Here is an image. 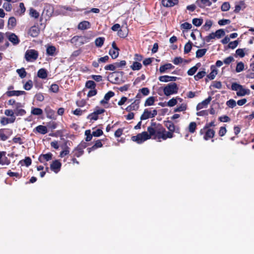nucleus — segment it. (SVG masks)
I'll return each mask as SVG.
<instances>
[{
  "mask_svg": "<svg viewBox=\"0 0 254 254\" xmlns=\"http://www.w3.org/2000/svg\"><path fill=\"white\" fill-rule=\"evenodd\" d=\"M154 120H151L150 126L147 127V132L143 131L136 135L132 136L131 140L140 144L150 138L161 141V139L165 140L174 137L173 133L175 131H166L161 124L154 122Z\"/></svg>",
  "mask_w": 254,
  "mask_h": 254,
  "instance_id": "f257e3e1",
  "label": "nucleus"
},
{
  "mask_svg": "<svg viewBox=\"0 0 254 254\" xmlns=\"http://www.w3.org/2000/svg\"><path fill=\"white\" fill-rule=\"evenodd\" d=\"M215 121L206 123L203 127L199 130V134L203 135V138L205 140L212 139L215 135Z\"/></svg>",
  "mask_w": 254,
  "mask_h": 254,
  "instance_id": "f03ea898",
  "label": "nucleus"
},
{
  "mask_svg": "<svg viewBox=\"0 0 254 254\" xmlns=\"http://www.w3.org/2000/svg\"><path fill=\"white\" fill-rule=\"evenodd\" d=\"M164 94L166 96L177 94L179 90L178 85L175 82H171L163 87Z\"/></svg>",
  "mask_w": 254,
  "mask_h": 254,
  "instance_id": "7ed1b4c3",
  "label": "nucleus"
},
{
  "mask_svg": "<svg viewBox=\"0 0 254 254\" xmlns=\"http://www.w3.org/2000/svg\"><path fill=\"white\" fill-rule=\"evenodd\" d=\"M39 53L34 49L27 50L24 55L25 60L28 62L35 61L38 58Z\"/></svg>",
  "mask_w": 254,
  "mask_h": 254,
  "instance_id": "20e7f679",
  "label": "nucleus"
},
{
  "mask_svg": "<svg viewBox=\"0 0 254 254\" xmlns=\"http://www.w3.org/2000/svg\"><path fill=\"white\" fill-rule=\"evenodd\" d=\"M89 39L85 36H74L70 40V43L76 46H80L89 42Z\"/></svg>",
  "mask_w": 254,
  "mask_h": 254,
  "instance_id": "39448f33",
  "label": "nucleus"
},
{
  "mask_svg": "<svg viewBox=\"0 0 254 254\" xmlns=\"http://www.w3.org/2000/svg\"><path fill=\"white\" fill-rule=\"evenodd\" d=\"M5 35L13 45H17L20 43V40L15 34L11 32H6Z\"/></svg>",
  "mask_w": 254,
  "mask_h": 254,
  "instance_id": "423d86ee",
  "label": "nucleus"
},
{
  "mask_svg": "<svg viewBox=\"0 0 254 254\" xmlns=\"http://www.w3.org/2000/svg\"><path fill=\"white\" fill-rule=\"evenodd\" d=\"M23 107V105L20 102H17L15 104V106L14 107V109L13 110L14 115L16 116H23L26 114V111L24 109H22Z\"/></svg>",
  "mask_w": 254,
  "mask_h": 254,
  "instance_id": "0eeeda50",
  "label": "nucleus"
},
{
  "mask_svg": "<svg viewBox=\"0 0 254 254\" xmlns=\"http://www.w3.org/2000/svg\"><path fill=\"white\" fill-rule=\"evenodd\" d=\"M53 154L51 152L46 154H41L38 157V161L42 163H44L45 166H47L46 162L52 159Z\"/></svg>",
  "mask_w": 254,
  "mask_h": 254,
  "instance_id": "6e6552de",
  "label": "nucleus"
},
{
  "mask_svg": "<svg viewBox=\"0 0 254 254\" xmlns=\"http://www.w3.org/2000/svg\"><path fill=\"white\" fill-rule=\"evenodd\" d=\"M62 163L58 160H55L50 165L51 170L55 173H58L61 170Z\"/></svg>",
  "mask_w": 254,
  "mask_h": 254,
  "instance_id": "1a4fd4ad",
  "label": "nucleus"
},
{
  "mask_svg": "<svg viewBox=\"0 0 254 254\" xmlns=\"http://www.w3.org/2000/svg\"><path fill=\"white\" fill-rule=\"evenodd\" d=\"M5 151H0V165H9L10 164V160L6 156Z\"/></svg>",
  "mask_w": 254,
  "mask_h": 254,
  "instance_id": "9d476101",
  "label": "nucleus"
},
{
  "mask_svg": "<svg viewBox=\"0 0 254 254\" xmlns=\"http://www.w3.org/2000/svg\"><path fill=\"white\" fill-rule=\"evenodd\" d=\"M161 3L165 7H171L178 4L179 0H162Z\"/></svg>",
  "mask_w": 254,
  "mask_h": 254,
  "instance_id": "9b49d317",
  "label": "nucleus"
},
{
  "mask_svg": "<svg viewBox=\"0 0 254 254\" xmlns=\"http://www.w3.org/2000/svg\"><path fill=\"white\" fill-rule=\"evenodd\" d=\"M40 33V29L35 25L30 27L29 29L28 34L32 37H37Z\"/></svg>",
  "mask_w": 254,
  "mask_h": 254,
  "instance_id": "f8f14e48",
  "label": "nucleus"
},
{
  "mask_svg": "<svg viewBox=\"0 0 254 254\" xmlns=\"http://www.w3.org/2000/svg\"><path fill=\"white\" fill-rule=\"evenodd\" d=\"M44 110L48 118L54 120L56 119L55 111L52 109L50 106H46Z\"/></svg>",
  "mask_w": 254,
  "mask_h": 254,
  "instance_id": "ddd939ff",
  "label": "nucleus"
},
{
  "mask_svg": "<svg viewBox=\"0 0 254 254\" xmlns=\"http://www.w3.org/2000/svg\"><path fill=\"white\" fill-rule=\"evenodd\" d=\"M46 47V54L48 56L53 57L57 55V49L55 46L48 45Z\"/></svg>",
  "mask_w": 254,
  "mask_h": 254,
  "instance_id": "4468645a",
  "label": "nucleus"
},
{
  "mask_svg": "<svg viewBox=\"0 0 254 254\" xmlns=\"http://www.w3.org/2000/svg\"><path fill=\"white\" fill-rule=\"evenodd\" d=\"M212 98L211 96H209L207 98L199 103L196 107V110L198 111L203 108L206 107L208 104L210 102Z\"/></svg>",
  "mask_w": 254,
  "mask_h": 254,
  "instance_id": "2eb2a0df",
  "label": "nucleus"
},
{
  "mask_svg": "<svg viewBox=\"0 0 254 254\" xmlns=\"http://www.w3.org/2000/svg\"><path fill=\"white\" fill-rule=\"evenodd\" d=\"M179 79L176 76H171L169 75H162L159 77V80L161 82H167L169 81H175Z\"/></svg>",
  "mask_w": 254,
  "mask_h": 254,
  "instance_id": "dca6fc26",
  "label": "nucleus"
},
{
  "mask_svg": "<svg viewBox=\"0 0 254 254\" xmlns=\"http://www.w3.org/2000/svg\"><path fill=\"white\" fill-rule=\"evenodd\" d=\"M91 27V24L88 21H83L80 22L77 26V28L79 30H84L89 29Z\"/></svg>",
  "mask_w": 254,
  "mask_h": 254,
  "instance_id": "f3484780",
  "label": "nucleus"
},
{
  "mask_svg": "<svg viewBox=\"0 0 254 254\" xmlns=\"http://www.w3.org/2000/svg\"><path fill=\"white\" fill-rule=\"evenodd\" d=\"M211 72L207 75V77L209 80H213L215 78L216 75L218 73V70L214 65L210 66Z\"/></svg>",
  "mask_w": 254,
  "mask_h": 254,
  "instance_id": "a211bd4d",
  "label": "nucleus"
},
{
  "mask_svg": "<svg viewBox=\"0 0 254 254\" xmlns=\"http://www.w3.org/2000/svg\"><path fill=\"white\" fill-rule=\"evenodd\" d=\"M103 146V144L101 139H98L96 141L94 144L91 147H88L87 150L88 152L90 153L91 151H94L98 148H101Z\"/></svg>",
  "mask_w": 254,
  "mask_h": 254,
  "instance_id": "6ab92c4d",
  "label": "nucleus"
},
{
  "mask_svg": "<svg viewBox=\"0 0 254 254\" xmlns=\"http://www.w3.org/2000/svg\"><path fill=\"white\" fill-rule=\"evenodd\" d=\"M26 92L24 91H19V90H13V91H8L6 92V95L8 97L11 96H19L22 95H25Z\"/></svg>",
  "mask_w": 254,
  "mask_h": 254,
  "instance_id": "aec40b11",
  "label": "nucleus"
},
{
  "mask_svg": "<svg viewBox=\"0 0 254 254\" xmlns=\"http://www.w3.org/2000/svg\"><path fill=\"white\" fill-rule=\"evenodd\" d=\"M196 4L200 8H204L205 6H210L212 3L210 0H197Z\"/></svg>",
  "mask_w": 254,
  "mask_h": 254,
  "instance_id": "412c9836",
  "label": "nucleus"
},
{
  "mask_svg": "<svg viewBox=\"0 0 254 254\" xmlns=\"http://www.w3.org/2000/svg\"><path fill=\"white\" fill-rule=\"evenodd\" d=\"M115 95L114 92L112 91H109L104 96V99L100 101L101 104H104L105 103H107L108 101L110 100V99L113 97Z\"/></svg>",
  "mask_w": 254,
  "mask_h": 254,
  "instance_id": "4be33fe9",
  "label": "nucleus"
},
{
  "mask_svg": "<svg viewBox=\"0 0 254 254\" xmlns=\"http://www.w3.org/2000/svg\"><path fill=\"white\" fill-rule=\"evenodd\" d=\"M174 67V66L171 64L168 63L161 65L159 68V71L160 73H162L165 72L167 69H173Z\"/></svg>",
  "mask_w": 254,
  "mask_h": 254,
  "instance_id": "5701e85b",
  "label": "nucleus"
},
{
  "mask_svg": "<svg viewBox=\"0 0 254 254\" xmlns=\"http://www.w3.org/2000/svg\"><path fill=\"white\" fill-rule=\"evenodd\" d=\"M149 118H152L151 111H149L148 109H144L143 114L140 116V120H145Z\"/></svg>",
  "mask_w": 254,
  "mask_h": 254,
  "instance_id": "b1692460",
  "label": "nucleus"
},
{
  "mask_svg": "<svg viewBox=\"0 0 254 254\" xmlns=\"http://www.w3.org/2000/svg\"><path fill=\"white\" fill-rule=\"evenodd\" d=\"M44 12H46V14L47 15H51L54 12V7L53 6L48 3L45 4L44 8Z\"/></svg>",
  "mask_w": 254,
  "mask_h": 254,
  "instance_id": "393cba45",
  "label": "nucleus"
},
{
  "mask_svg": "<svg viewBox=\"0 0 254 254\" xmlns=\"http://www.w3.org/2000/svg\"><path fill=\"white\" fill-rule=\"evenodd\" d=\"M36 130L38 133L42 134H45L48 132V129L46 126H42V125H39L35 127L34 129V130Z\"/></svg>",
  "mask_w": 254,
  "mask_h": 254,
  "instance_id": "a878e982",
  "label": "nucleus"
},
{
  "mask_svg": "<svg viewBox=\"0 0 254 254\" xmlns=\"http://www.w3.org/2000/svg\"><path fill=\"white\" fill-rule=\"evenodd\" d=\"M37 76L40 78L46 79L48 76L47 71L45 68H42L39 69Z\"/></svg>",
  "mask_w": 254,
  "mask_h": 254,
  "instance_id": "bb28decb",
  "label": "nucleus"
},
{
  "mask_svg": "<svg viewBox=\"0 0 254 254\" xmlns=\"http://www.w3.org/2000/svg\"><path fill=\"white\" fill-rule=\"evenodd\" d=\"M250 93V90L249 89H245L242 85V87L240 88L238 92H237V95L238 96H243L246 95H249Z\"/></svg>",
  "mask_w": 254,
  "mask_h": 254,
  "instance_id": "cd10ccee",
  "label": "nucleus"
},
{
  "mask_svg": "<svg viewBox=\"0 0 254 254\" xmlns=\"http://www.w3.org/2000/svg\"><path fill=\"white\" fill-rule=\"evenodd\" d=\"M201 64L200 63H198L196 64L195 65L190 68L188 71L187 73L189 75L192 76L194 74V73L197 71L198 67L200 66Z\"/></svg>",
  "mask_w": 254,
  "mask_h": 254,
  "instance_id": "c85d7f7f",
  "label": "nucleus"
},
{
  "mask_svg": "<svg viewBox=\"0 0 254 254\" xmlns=\"http://www.w3.org/2000/svg\"><path fill=\"white\" fill-rule=\"evenodd\" d=\"M84 154V150H80L77 147H75L72 151L70 156H72L75 157H80Z\"/></svg>",
  "mask_w": 254,
  "mask_h": 254,
  "instance_id": "c756f323",
  "label": "nucleus"
},
{
  "mask_svg": "<svg viewBox=\"0 0 254 254\" xmlns=\"http://www.w3.org/2000/svg\"><path fill=\"white\" fill-rule=\"evenodd\" d=\"M15 121V118H11L10 119H8L5 117H2L0 119V124L2 125H6L8 123H13Z\"/></svg>",
  "mask_w": 254,
  "mask_h": 254,
  "instance_id": "7c9ffc66",
  "label": "nucleus"
},
{
  "mask_svg": "<svg viewBox=\"0 0 254 254\" xmlns=\"http://www.w3.org/2000/svg\"><path fill=\"white\" fill-rule=\"evenodd\" d=\"M16 25V20L14 17H10L8 20V29L13 28Z\"/></svg>",
  "mask_w": 254,
  "mask_h": 254,
  "instance_id": "2f4dec72",
  "label": "nucleus"
},
{
  "mask_svg": "<svg viewBox=\"0 0 254 254\" xmlns=\"http://www.w3.org/2000/svg\"><path fill=\"white\" fill-rule=\"evenodd\" d=\"M155 101V97L154 96H150L146 99L144 106L146 107L153 105Z\"/></svg>",
  "mask_w": 254,
  "mask_h": 254,
  "instance_id": "473e14b6",
  "label": "nucleus"
},
{
  "mask_svg": "<svg viewBox=\"0 0 254 254\" xmlns=\"http://www.w3.org/2000/svg\"><path fill=\"white\" fill-rule=\"evenodd\" d=\"M165 126L168 128L169 131H175V127L174 123L170 121H165Z\"/></svg>",
  "mask_w": 254,
  "mask_h": 254,
  "instance_id": "72a5a7b5",
  "label": "nucleus"
},
{
  "mask_svg": "<svg viewBox=\"0 0 254 254\" xmlns=\"http://www.w3.org/2000/svg\"><path fill=\"white\" fill-rule=\"evenodd\" d=\"M245 4L243 1H240L239 4H236L234 12L236 13H239L241 9H243L245 8Z\"/></svg>",
  "mask_w": 254,
  "mask_h": 254,
  "instance_id": "f704fd0d",
  "label": "nucleus"
},
{
  "mask_svg": "<svg viewBox=\"0 0 254 254\" xmlns=\"http://www.w3.org/2000/svg\"><path fill=\"white\" fill-rule=\"evenodd\" d=\"M142 66L140 63L137 62H133L130 68L133 70H139L142 68Z\"/></svg>",
  "mask_w": 254,
  "mask_h": 254,
  "instance_id": "c9c22d12",
  "label": "nucleus"
},
{
  "mask_svg": "<svg viewBox=\"0 0 254 254\" xmlns=\"http://www.w3.org/2000/svg\"><path fill=\"white\" fill-rule=\"evenodd\" d=\"M105 38L104 37H98L95 40V44L97 47H101L104 43Z\"/></svg>",
  "mask_w": 254,
  "mask_h": 254,
  "instance_id": "e433bc0d",
  "label": "nucleus"
},
{
  "mask_svg": "<svg viewBox=\"0 0 254 254\" xmlns=\"http://www.w3.org/2000/svg\"><path fill=\"white\" fill-rule=\"evenodd\" d=\"M206 74V72L204 70L200 71L197 72V73L194 76V80L198 81L200 79H202Z\"/></svg>",
  "mask_w": 254,
  "mask_h": 254,
  "instance_id": "4c0bfd02",
  "label": "nucleus"
},
{
  "mask_svg": "<svg viewBox=\"0 0 254 254\" xmlns=\"http://www.w3.org/2000/svg\"><path fill=\"white\" fill-rule=\"evenodd\" d=\"M196 127L197 125L195 122H192L190 123L188 127L189 131L191 133H194L196 130Z\"/></svg>",
  "mask_w": 254,
  "mask_h": 254,
  "instance_id": "58836bf2",
  "label": "nucleus"
},
{
  "mask_svg": "<svg viewBox=\"0 0 254 254\" xmlns=\"http://www.w3.org/2000/svg\"><path fill=\"white\" fill-rule=\"evenodd\" d=\"M16 72L18 73L21 78H25L27 75V72L24 67L16 70Z\"/></svg>",
  "mask_w": 254,
  "mask_h": 254,
  "instance_id": "ea45409f",
  "label": "nucleus"
},
{
  "mask_svg": "<svg viewBox=\"0 0 254 254\" xmlns=\"http://www.w3.org/2000/svg\"><path fill=\"white\" fill-rule=\"evenodd\" d=\"M119 51L120 50L110 49L109 54L113 59H115L119 56Z\"/></svg>",
  "mask_w": 254,
  "mask_h": 254,
  "instance_id": "a19ab883",
  "label": "nucleus"
},
{
  "mask_svg": "<svg viewBox=\"0 0 254 254\" xmlns=\"http://www.w3.org/2000/svg\"><path fill=\"white\" fill-rule=\"evenodd\" d=\"M192 43L191 41H189L186 43L184 47V53L188 54L190 52L192 49Z\"/></svg>",
  "mask_w": 254,
  "mask_h": 254,
  "instance_id": "79ce46f5",
  "label": "nucleus"
},
{
  "mask_svg": "<svg viewBox=\"0 0 254 254\" xmlns=\"http://www.w3.org/2000/svg\"><path fill=\"white\" fill-rule=\"evenodd\" d=\"M207 52L206 49H198L196 52V57L197 58H200L202 57Z\"/></svg>",
  "mask_w": 254,
  "mask_h": 254,
  "instance_id": "37998d69",
  "label": "nucleus"
},
{
  "mask_svg": "<svg viewBox=\"0 0 254 254\" xmlns=\"http://www.w3.org/2000/svg\"><path fill=\"white\" fill-rule=\"evenodd\" d=\"M87 119L90 121V122H93V121H97L99 119V116L93 112L87 116Z\"/></svg>",
  "mask_w": 254,
  "mask_h": 254,
  "instance_id": "c03bdc74",
  "label": "nucleus"
},
{
  "mask_svg": "<svg viewBox=\"0 0 254 254\" xmlns=\"http://www.w3.org/2000/svg\"><path fill=\"white\" fill-rule=\"evenodd\" d=\"M29 15L31 17L36 19L39 17V13L32 7L30 8L29 9Z\"/></svg>",
  "mask_w": 254,
  "mask_h": 254,
  "instance_id": "a18cd8bd",
  "label": "nucleus"
},
{
  "mask_svg": "<svg viewBox=\"0 0 254 254\" xmlns=\"http://www.w3.org/2000/svg\"><path fill=\"white\" fill-rule=\"evenodd\" d=\"M19 8L18 9L16 12L19 15H22L24 14L25 12L26 8L24 6V4L23 2H20L19 3Z\"/></svg>",
  "mask_w": 254,
  "mask_h": 254,
  "instance_id": "49530a36",
  "label": "nucleus"
},
{
  "mask_svg": "<svg viewBox=\"0 0 254 254\" xmlns=\"http://www.w3.org/2000/svg\"><path fill=\"white\" fill-rule=\"evenodd\" d=\"M22 162L24 163L26 167H29L31 165L32 160L30 157H26L24 159L20 161L19 163L21 164L22 165Z\"/></svg>",
  "mask_w": 254,
  "mask_h": 254,
  "instance_id": "de8ad7c7",
  "label": "nucleus"
},
{
  "mask_svg": "<svg viewBox=\"0 0 254 254\" xmlns=\"http://www.w3.org/2000/svg\"><path fill=\"white\" fill-rule=\"evenodd\" d=\"M31 114L34 115L40 116L43 114V110L39 108H32L31 110Z\"/></svg>",
  "mask_w": 254,
  "mask_h": 254,
  "instance_id": "09e8293b",
  "label": "nucleus"
},
{
  "mask_svg": "<svg viewBox=\"0 0 254 254\" xmlns=\"http://www.w3.org/2000/svg\"><path fill=\"white\" fill-rule=\"evenodd\" d=\"M245 69V65L242 62H240L237 63L236 67V71L237 72H240L244 70Z\"/></svg>",
  "mask_w": 254,
  "mask_h": 254,
  "instance_id": "8fccbe9b",
  "label": "nucleus"
},
{
  "mask_svg": "<svg viewBox=\"0 0 254 254\" xmlns=\"http://www.w3.org/2000/svg\"><path fill=\"white\" fill-rule=\"evenodd\" d=\"M140 101L138 100H135L130 105L133 111H137L139 109Z\"/></svg>",
  "mask_w": 254,
  "mask_h": 254,
  "instance_id": "3c124183",
  "label": "nucleus"
},
{
  "mask_svg": "<svg viewBox=\"0 0 254 254\" xmlns=\"http://www.w3.org/2000/svg\"><path fill=\"white\" fill-rule=\"evenodd\" d=\"M96 86V83L93 80H88L85 83V87L91 89L95 88Z\"/></svg>",
  "mask_w": 254,
  "mask_h": 254,
  "instance_id": "603ef678",
  "label": "nucleus"
},
{
  "mask_svg": "<svg viewBox=\"0 0 254 254\" xmlns=\"http://www.w3.org/2000/svg\"><path fill=\"white\" fill-rule=\"evenodd\" d=\"M187 108V105L186 104H182L180 106L177 107L175 109L174 112H182L185 111L186 110Z\"/></svg>",
  "mask_w": 254,
  "mask_h": 254,
  "instance_id": "864d4df0",
  "label": "nucleus"
},
{
  "mask_svg": "<svg viewBox=\"0 0 254 254\" xmlns=\"http://www.w3.org/2000/svg\"><path fill=\"white\" fill-rule=\"evenodd\" d=\"M192 24L195 26H200L203 23V19L202 18H193L192 20Z\"/></svg>",
  "mask_w": 254,
  "mask_h": 254,
  "instance_id": "5fc2aeb1",
  "label": "nucleus"
},
{
  "mask_svg": "<svg viewBox=\"0 0 254 254\" xmlns=\"http://www.w3.org/2000/svg\"><path fill=\"white\" fill-rule=\"evenodd\" d=\"M118 36L122 38H125L127 36V32L126 29H120L118 32Z\"/></svg>",
  "mask_w": 254,
  "mask_h": 254,
  "instance_id": "6e6d98bb",
  "label": "nucleus"
},
{
  "mask_svg": "<svg viewBox=\"0 0 254 254\" xmlns=\"http://www.w3.org/2000/svg\"><path fill=\"white\" fill-rule=\"evenodd\" d=\"M215 35H216V37L219 39L221 37L225 35V31L222 29H220L219 30H217L216 31V32L214 33Z\"/></svg>",
  "mask_w": 254,
  "mask_h": 254,
  "instance_id": "4d7b16f0",
  "label": "nucleus"
},
{
  "mask_svg": "<svg viewBox=\"0 0 254 254\" xmlns=\"http://www.w3.org/2000/svg\"><path fill=\"white\" fill-rule=\"evenodd\" d=\"M230 5L229 2H224L222 3L221 9L223 11H227L229 10Z\"/></svg>",
  "mask_w": 254,
  "mask_h": 254,
  "instance_id": "13d9d810",
  "label": "nucleus"
},
{
  "mask_svg": "<svg viewBox=\"0 0 254 254\" xmlns=\"http://www.w3.org/2000/svg\"><path fill=\"white\" fill-rule=\"evenodd\" d=\"M33 87V82L31 80H29L27 81L25 84L24 85V88L26 90H30Z\"/></svg>",
  "mask_w": 254,
  "mask_h": 254,
  "instance_id": "bf43d9fd",
  "label": "nucleus"
},
{
  "mask_svg": "<svg viewBox=\"0 0 254 254\" xmlns=\"http://www.w3.org/2000/svg\"><path fill=\"white\" fill-rule=\"evenodd\" d=\"M85 135L86 136L85 138L86 141H90L93 136V135H92V133H91V131L89 129L85 130Z\"/></svg>",
  "mask_w": 254,
  "mask_h": 254,
  "instance_id": "052dcab7",
  "label": "nucleus"
},
{
  "mask_svg": "<svg viewBox=\"0 0 254 254\" xmlns=\"http://www.w3.org/2000/svg\"><path fill=\"white\" fill-rule=\"evenodd\" d=\"M143 96H147L150 93V90L147 87H143L138 90Z\"/></svg>",
  "mask_w": 254,
  "mask_h": 254,
  "instance_id": "680f3d73",
  "label": "nucleus"
},
{
  "mask_svg": "<svg viewBox=\"0 0 254 254\" xmlns=\"http://www.w3.org/2000/svg\"><path fill=\"white\" fill-rule=\"evenodd\" d=\"M7 174L10 177H15L18 179L21 177V174H19V173L17 172H11L10 170H9L7 172Z\"/></svg>",
  "mask_w": 254,
  "mask_h": 254,
  "instance_id": "e2e57ef3",
  "label": "nucleus"
},
{
  "mask_svg": "<svg viewBox=\"0 0 254 254\" xmlns=\"http://www.w3.org/2000/svg\"><path fill=\"white\" fill-rule=\"evenodd\" d=\"M50 90L53 93H58L59 91V87L57 84H52L51 85Z\"/></svg>",
  "mask_w": 254,
  "mask_h": 254,
  "instance_id": "0e129e2a",
  "label": "nucleus"
},
{
  "mask_svg": "<svg viewBox=\"0 0 254 254\" xmlns=\"http://www.w3.org/2000/svg\"><path fill=\"white\" fill-rule=\"evenodd\" d=\"M69 153V148L68 146H65L64 149L61 152L60 156L62 158L68 155Z\"/></svg>",
  "mask_w": 254,
  "mask_h": 254,
  "instance_id": "69168bd1",
  "label": "nucleus"
},
{
  "mask_svg": "<svg viewBox=\"0 0 254 254\" xmlns=\"http://www.w3.org/2000/svg\"><path fill=\"white\" fill-rule=\"evenodd\" d=\"M226 105L229 107L233 108L236 106V102L234 99H230L227 101Z\"/></svg>",
  "mask_w": 254,
  "mask_h": 254,
  "instance_id": "338daca9",
  "label": "nucleus"
},
{
  "mask_svg": "<svg viewBox=\"0 0 254 254\" xmlns=\"http://www.w3.org/2000/svg\"><path fill=\"white\" fill-rule=\"evenodd\" d=\"M104 68L105 70H112V71H114L117 68H116V64L115 63L114 64H108V65H106L105 67H104Z\"/></svg>",
  "mask_w": 254,
  "mask_h": 254,
  "instance_id": "774afa93",
  "label": "nucleus"
}]
</instances>
